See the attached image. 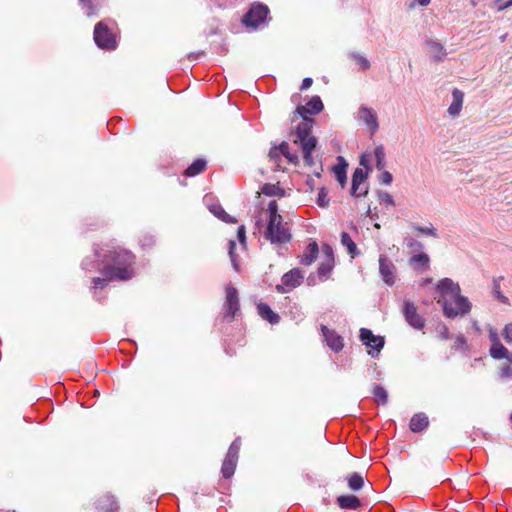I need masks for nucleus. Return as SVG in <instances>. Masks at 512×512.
Returning a JSON list of instances; mask_svg holds the SVG:
<instances>
[{
  "mask_svg": "<svg viewBox=\"0 0 512 512\" xmlns=\"http://www.w3.org/2000/svg\"><path fill=\"white\" fill-rule=\"evenodd\" d=\"M98 512H117L119 505L116 498L111 494H105L96 501Z\"/></svg>",
  "mask_w": 512,
  "mask_h": 512,
  "instance_id": "16",
  "label": "nucleus"
},
{
  "mask_svg": "<svg viewBox=\"0 0 512 512\" xmlns=\"http://www.w3.org/2000/svg\"><path fill=\"white\" fill-rule=\"evenodd\" d=\"M503 336L508 343H512V323L505 325L503 329Z\"/></svg>",
  "mask_w": 512,
  "mask_h": 512,
  "instance_id": "53",
  "label": "nucleus"
},
{
  "mask_svg": "<svg viewBox=\"0 0 512 512\" xmlns=\"http://www.w3.org/2000/svg\"><path fill=\"white\" fill-rule=\"evenodd\" d=\"M334 268V261L329 260H323L318 269L317 274L321 281H325L330 277V274Z\"/></svg>",
  "mask_w": 512,
  "mask_h": 512,
  "instance_id": "32",
  "label": "nucleus"
},
{
  "mask_svg": "<svg viewBox=\"0 0 512 512\" xmlns=\"http://www.w3.org/2000/svg\"><path fill=\"white\" fill-rule=\"evenodd\" d=\"M413 228L420 232V233H423V234H426V235H433L435 236V229L433 227H422V226H419V225H415L413 226Z\"/></svg>",
  "mask_w": 512,
  "mask_h": 512,
  "instance_id": "55",
  "label": "nucleus"
},
{
  "mask_svg": "<svg viewBox=\"0 0 512 512\" xmlns=\"http://www.w3.org/2000/svg\"><path fill=\"white\" fill-rule=\"evenodd\" d=\"M139 244L142 249H150L156 244L155 236L150 233H143L139 237Z\"/></svg>",
  "mask_w": 512,
  "mask_h": 512,
  "instance_id": "40",
  "label": "nucleus"
},
{
  "mask_svg": "<svg viewBox=\"0 0 512 512\" xmlns=\"http://www.w3.org/2000/svg\"><path fill=\"white\" fill-rule=\"evenodd\" d=\"M305 106H307V108L309 109V114L310 115H317V114H319L324 109L323 102H322V100H321V98L319 96H313L306 103Z\"/></svg>",
  "mask_w": 512,
  "mask_h": 512,
  "instance_id": "37",
  "label": "nucleus"
},
{
  "mask_svg": "<svg viewBox=\"0 0 512 512\" xmlns=\"http://www.w3.org/2000/svg\"><path fill=\"white\" fill-rule=\"evenodd\" d=\"M269 218L264 232V238L271 244L285 245L292 240V233L283 217L278 213V204L272 200L268 204Z\"/></svg>",
  "mask_w": 512,
  "mask_h": 512,
  "instance_id": "2",
  "label": "nucleus"
},
{
  "mask_svg": "<svg viewBox=\"0 0 512 512\" xmlns=\"http://www.w3.org/2000/svg\"><path fill=\"white\" fill-rule=\"evenodd\" d=\"M504 279L503 276L494 277L492 280V295L493 298L500 303L509 305V299L501 291V281Z\"/></svg>",
  "mask_w": 512,
  "mask_h": 512,
  "instance_id": "26",
  "label": "nucleus"
},
{
  "mask_svg": "<svg viewBox=\"0 0 512 512\" xmlns=\"http://www.w3.org/2000/svg\"><path fill=\"white\" fill-rule=\"evenodd\" d=\"M257 312L260 317L270 324H278L280 322V316L274 312L267 303H259L257 305Z\"/></svg>",
  "mask_w": 512,
  "mask_h": 512,
  "instance_id": "22",
  "label": "nucleus"
},
{
  "mask_svg": "<svg viewBox=\"0 0 512 512\" xmlns=\"http://www.w3.org/2000/svg\"><path fill=\"white\" fill-rule=\"evenodd\" d=\"M372 394L378 404L386 405L388 403V392L381 385L374 384Z\"/></svg>",
  "mask_w": 512,
  "mask_h": 512,
  "instance_id": "34",
  "label": "nucleus"
},
{
  "mask_svg": "<svg viewBox=\"0 0 512 512\" xmlns=\"http://www.w3.org/2000/svg\"><path fill=\"white\" fill-rule=\"evenodd\" d=\"M406 322L414 329L421 330L425 326V319L418 314L417 308L410 300H405L402 309Z\"/></svg>",
  "mask_w": 512,
  "mask_h": 512,
  "instance_id": "9",
  "label": "nucleus"
},
{
  "mask_svg": "<svg viewBox=\"0 0 512 512\" xmlns=\"http://www.w3.org/2000/svg\"><path fill=\"white\" fill-rule=\"evenodd\" d=\"M278 149H279V152L281 153L282 156H284L289 163L297 166L299 165L300 163V159H299V156L296 154V153H291L289 151V144L286 142V141H282L279 145H278Z\"/></svg>",
  "mask_w": 512,
  "mask_h": 512,
  "instance_id": "30",
  "label": "nucleus"
},
{
  "mask_svg": "<svg viewBox=\"0 0 512 512\" xmlns=\"http://www.w3.org/2000/svg\"><path fill=\"white\" fill-rule=\"evenodd\" d=\"M379 273L385 284L388 286L394 285L396 278V266L386 255L383 254L379 257Z\"/></svg>",
  "mask_w": 512,
  "mask_h": 512,
  "instance_id": "11",
  "label": "nucleus"
},
{
  "mask_svg": "<svg viewBox=\"0 0 512 512\" xmlns=\"http://www.w3.org/2000/svg\"><path fill=\"white\" fill-rule=\"evenodd\" d=\"M261 192L269 197L272 196H278L283 197L285 196V190L279 186V183L272 184V183H265L261 187Z\"/></svg>",
  "mask_w": 512,
  "mask_h": 512,
  "instance_id": "31",
  "label": "nucleus"
},
{
  "mask_svg": "<svg viewBox=\"0 0 512 512\" xmlns=\"http://www.w3.org/2000/svg\"><path fill=\"white\" fill-rule=\"evenodd\" d=\"M350 57L357 62V64L360 66L361 70L365 71L370 68V62L363 55L356 53V52H352V53H350Z\"/></svg>",
  "mask_w": 512,
  "mask_h": 512,
  "instance_id": "43",
  "label": "nucleus"
},
{
  "mask_svg": "<svg viewBox=\"0 0 512 512\" xmlns=\"http://www.w3.org/2000/svg\"><path fill=\"white\" fill-rule=\"evenodd\" d=\"M428 48V54L432 61L440 62L443 61L446 56V49L442 43L435 39H427L425 41Z\"/></svg>",
  "mask_w": 512,
  "mask_h": 512,
  "instance_id": "14",
  "label": "nucleus"
},
{
  "mask_svg": "<svg viewBox=\"0 0 512 512\" xmlns=\"http://www.w3.org/2000/svg\"><path fill=\"white\" fill-rule=\"evenodd\" d=\"M304 276L299 268H294L285 273L282 278V284L276 285V290L279 293H287L292 289L301 285Z\"/></svg>",
  "mask_w": 512,
  "mask_h": 512,
  "instance_id": "8",
  "label": "nucleus"
},
{
  "mask_svg": "<svg viewBox=\"0 0 512 512\" xmlns=\"http://www.w3.org/2000/svg\"><path fill=\"white\" fill-rule=\"evenodd\" d=\"M207 166V162L205 159L198 158L195 159L184 171V175L186 177H194L202 173Z\"/></svg>",
  "mask_w": 512,
  "mask_h": 512,
  "instance_id": "25",
  "label": "nucleus"
},
{
  "mask_svg": "<svg viewBox=\"0 0 512 512\" xmlns=\"http://www.w3.org/2000/svg\"><path fill=\"white\" fill-rule=\"evenodd\" d=\"M368 191H369L368 184L364 185L363 187H360L359 192H358L359 198L366 196L368 194Z\"/></svg>",
  "mask_w": 512,
  "mask_h": 512,
  "instance_id": "63",
  "label": "nucleus"
},
{
  "mask_svg": "<svg viewBox=\"0 0 512 512\" xmlns=\"http://www.w3.org/2000/svg\"><path fill=\"white\" fill-rule=\"evenodd\" d=\"M322 251H323V254H324V257H325L324 260L331 259V261H334L333 249H332V247L329 244H326V243L323 244L322 245Z\"/></svg>",
  "mask_w": 512,
  "mask_h": 512,
  "instance_id": "50",
  "label": "nucleus"
},
{
  "mask_svg": "<svg viewBox=\"0 0 512 512\" xmlns=\"http://www.w3.org/2000/svg\"><path fill=\"white\" fill-rule=\"evenodd\" d=\"M337 161L338 163L332 167V171L340 186L344 188L347 184L348 162L343 156H338Z\"/></svg>",
  "mask_w": 512,
  "mask_h": 512,
  "instance_id": "18",
  "label": "nucleus"
},
{
  "mask_svg": "<svg viewBox=\"0 0 512 512\" xmlns=\"http://www.w3.org/2000/svg\"><path fill=\"white\" fill-rule=\"evenodd\" d=\"M315 120L313 118H304L302 122H300L294 130L291 131V135H295L293 139L294 144H302L307 141V139L316 138L311 135L313 125Z\"/></svg>",
  "mask_w": 512,
  "mask_h": 512,
  "instance_id": "10",
  "label": "nucleus"
},
{
  "mask_svg": "<svg viewBox=\"0 0 512 512\" xmlns=\"http://www.w3.org/2000/svg\"><path fill=\"white\" fill-rule=\"evenodd\" d=\"M431 0H413L410 4H409V8H414L416 5H419V6H427L429 5Z\"/></svg>",
  "mask_w": 512,
  "mask_h": 512,
  "instance_id": "61",
  "label": "nucleus"
},
{
  "mask_svg": "<svg viewBox=\"0 0 512 512\" xmlns=\"http://www.w3.org/2000/svg\"><path fill=\"white\" fill-rule=\"evenodd\" d=\"M209 211L218 219L221 221L228 223V224H235L237 223V219L233 216L229 215L224 208L221 206V204H213L209 207Z\"/></svg>",
  "mask_w": 512,
  "mask_h": 512,
  "instance_id": "24",
  "label": "nucleus"
},
{
  "mask_svg": "<svg viewBox=\"0 0 512 512\" xmlns=\"http://www.w3.org/2000/svg\"><path fill=\"white\" fill-rule=\"evenodd\" d=\"M318 254L319 246L316 241H312L306 246L303 254L299 257L300 263L309 266L317 259Z\"/></svg>",
  "mask_w": 512,
  "mask_h": 512,
  "instance_id": "20",
  "label": "nucleus"
},
{
  "mask_svg": "<svg viewBox=\"0 0 512 512\" xmlns=\"http://www.w3.org/2000/svg\"><path fill=\"white\" fill-rule=\"evenodd\" d=\"M464 101V92L455 88L452 91V102L450 103V116L457 117L460 115Z\"/></svg>",
  "mask_w": 512,
  "mask_h": 512,
  "instance_id": "23",
  "label": "nucleus"
},
{
  "mask_svg": "<svg viewBox=\"0 0 512 512\" xmlns=\"http://www.w3.org/2000/svg\"><path fill=\"white\" fill-rule=\"evenodd\" d=\"M318 144L317 138L307 139L305 143L298 144L301 147L303 153V160L305 166L312 167L315 165V160L312 156L313 151L316 149Z\"/></svg>",
  "mask_w": 512,
  "mask_h": 512,
  "instance_id": "17",
  "label": "nucleus"
},
{
  "mask_svg": "<svg viewBox=\"0 0 512 512\" xmlns=\"http://www.w3.org/2000/svg\"><path fill=\"white\" fill-rule=\"evenodd\" d=\"M237 463L224 459L221 466V473L223 478H231L236 470Z\"/></svg>",
  "mask_w": 512,
  "mask_h": 512,
  "instance_id": "39",
  "label": "nucleus"
},
{
  "mask_svg": "<svg viewBox=\"0 0 512 512\" xmlns=\"http://www.w3.org/2000/svg\"><path fill=\"white\" fill-rule=\"evenodd\" d=\"M204 55V51H200V52H192L188 55V59L190 61H194V60H197L200 56Z\"/></svg>",
  "mask_w": 512,
  "mask_h": 512,
  "instance_id": "62",
  "label": "nucleus"
},
{
  "mask_svg": "<svg viewBox=\"0 0 512 512\" xmlns=\"http://www.w3.org/2000/svg\"><path fill=\"white\" fill-rule=\"evenodd\" d=\"M360 165L364 167V170L372 171V167L366 155H362L359 161Z\"/></svg>",
  "mask_w": 512,
  "mask_h": 512,
  "instance_id": "58",
  "label": "nucleus"
},
{
  "mask_svg": "<svg viewBox=\"0 0 512 512\" xmlns=\"http://www.w3.org/2000/svg\"><path fill=\"white\" fill-rule=\"evenodd\" d=\"M429 425V419L423 412L416 413L412 416L409 428L413 433H420Z\"/></svg>",
  "mask_w": 512,
  "mask_h": 512,
  "instance_id": "21",
  "label": "nucleus"
},
{
  "mask_svg": "<svg viewBox=\"0 0 512 512\" xmlns=\"http://www.w3.org/2000/svg\"><path fill=\"white\" fill-rule=\"evenodd\" d=\"M512 7V0H507L506 2H504L503 4H501L499 7H498V11H503V10H506L508 8Z\"/></svg>",
  "mask_w": 512,
  "mask_h": 512,
  "instance_id": "64",
  "label": "nucleus"
},
{
  "mask_svg": "<svg viewBox=\"0 0 512 512\" xmlns=\"http://www.w3.org/2000/svg\"><path fill=\"white\" fill-rule=\"evenodd\" d=\"M407 246L409 248H411L412 250L414 251H418V250H421L423 248V245L421 242L413 239V238H410L407 240Z\"/></svg>",
  "mask_w": 512,
  "mask_h": 512,
  "instance_id": "57",
  "label": "nucleus"
},
{
  "mask_svg": "<svg viewBox=\"0 0 512 512\" xmlns=\"http://www.w3.org/2000/svg\"><path fill=\"white\" fill-rule=\"evenodd\" d=\"M278 145H273L269 151V158L271 161L278 163L280 161L281 153L279 152Z\"/></svg>",
  "mask_w": 512,
  "mask_h": 512,
  "instance_id": "48",
  "label": "nucleus"
},
{
  "mask_svg": "<svg viewBox=\"0 0 512 512\" xmlns=\"http://www.w3.org/2000/svg\"><path fill=\"white\" fill-rule=\"evenodd\" d=\"M369 172L362 168H356L352 174V179L363 184L367 180Z\"/></svg>",
  "mask_w": 512,
  "mask_h": 512,
  "instance_id": "45",
  "label": "nucleus"
},
{
  "mask_svg": "<svg viewBox=\"0 0 512 512\" xmlns=\"http://www.w3.org/2000/svg\"><path fill=\"white\" fill-rule=\"evenodd\" d=\"M453 347L461 352H465L468 350V343L467 339L464 335H458L454 341Z\"/></svg>",
  "mask_w": 512,
  "mask_h": 512,
  "instance_id": "46",
  "label": "nucleus"
},
{
  "mask_svg": "<svg viewBox=\"0 0 512 512\" xmlns=\"http://www.w3.org/2000/svg\"><path fill=\"white\" fill-rule=\"evenodd\" d=\"M103 2L104 0H79V4L88 17L96 15Z\"/></svg>",
  "mask_w": 512,
  "mask_h": 512,
  "instance_id": "27",
  "label": "nucleus"
},
{
  "mask_svg": "<svg viewBox=\"0 0 512 512\" xmlns=\"http://www.w3.org/2000/svg\"><path fill=\"white\" fill-rule=\"evenodd\" d=\"M294 113L299 115L302 118V120H304V118H311L309 116V109L307 108V106L304 105L297 106Z\"/></svg>",
  "mask_w": 512,
  "mask_h": 512,
  "instance_id": "51",
  "label": "nucleus"
},
{
  "mask_svg": "<svg viewBox=\"0 0 512 512\" xmlns=\"http://www.w3.org/2000/svg\"><path fill=\"white\" fill-rule=\"evenodd\" d=\"M108 281H111L110 279H107V277H103V278H100V277H94L92 279V283L94 285V288H104Z\"/></svg>",
  "mask_w": 512,
  "mask_h": 512,
  "instance_id": "49",
  "label": "nucleus"
},
{
  "mask_svg": "<svg viewBox=\"0 0 512 512\" xmlns=\"http://www.w3.org/2000/svg\"><path fill=\"white\" fill-rule=\"evenodd\" d=\"M330 199L328 197V191L325 187H322L318 191L316 203L320 208H327L329 206Z\"/></svg>",
  "mask_w": 512,
  "mask_h": 512,
  "instance_id": "42",
  "label": "nucleus"
},
{
  "mask_svg": "<svg viewBox=\"0 0 512 512\" xmlns=\"http://www.w3.org/2000/svg\"><path fill=\"white\" fill-rule=\"evenodd\" d=\"M341 244L347 248V252L351 255L352 258L358 256L360 254L357 245L352 240L350 234L348 232L343 231L340 235Z\"/></svg>",
  "mask_w": 512,
  "mask_h": 512,
  "instance_id": "28",
  "label": "nucleus"
},
{
  "mask_svg": "<svg viewBox=\"0 0 512 512\" xmlns=\"http://www.w3.org/2000/svg\"><path fill=\"white\" fill-rule=\"evenodd\" d=\"M228 248H229L228 254H229L232 266H233V268H234V270L236 272H239L240 265H239V263L237 261V255L235 253V249H236V242H235V240H233V239L229 240Z\"/></svg>",
  "mask_w": 512,
  "mask_h": 512,
  "instance_id": "41",
  "label": "nucleus"
},
{
  "mask_svg": "<svg viewBox=\"0 0 512 512\" xmlns=\"http://www.w3.org/2000/svg\"><path fill=\"white\" fill-rule=\"evenodd\" d=\"M377 197H378V201L381 204L384 203V204H387L390 206H394V204H395L392 195L386 191H382V190L377 191Z\"/></svg>",
  "mask_w": 512,
  "mask_h": 512,
  "instance_id": "47",
  "label": "nucleus"
},
{
  "mask_svg": "<svg viewBox=\"0 0 512 512\" xmlns=\"http://www.w3.org/2000/svg\"><path fill=\"white\" fill-rule=\"evenodd\" d=\"M237 239L241 244H246V229L244 225H241L237 229Z\"/></svg>",
  "mask_w": 512,
  "mask_h": 512,
  "instance_id": "54",
  "label": "nucleus"
},
{
  "mask_svg": "<svg viewBox=\"0 0 512 512\" xmlns=\"http://www.w3.org/2000/svg\"><path fill=\"white\" fill-rule=\"evenodd\" d=\"M448 278H443L439 281L436 287L433 289L432 296L433 301L441 307L445 317H448Z\"/></svg>",
  "mask_w": 512,
  "mask_h": 512,
  "instance_id": "12",
  "label": "nucleus"
},
{
  "mask_svg": "<svg viewBox=\"0 0 512 512\" xmlns=\"http://www.w3.org/2000/svg\"><path fill=\"white\" fill-rule=\"evenodd\" d=\"M359 113L364 123L368 126L371 134L376 133L379 129V123L374 110L366 106H361Z\"/></svg>",
  "mask_w": 512,
  "mask_h": 512,
  "instance_id": "15",
  "label": "nucleus"
},
{
  "mask_svg": "<svg viewBox=\"0 0 512 512\" xmlns=\"http://www.w3.org/2000/svg\"><path fill=\"white\" fill-rule=\"evenodd\" d=\"M489 338L492 342V345H495L496 343H500L497 331L492 328L489 330Z\"/></svg>",
  "mask_w": 512,
  "mask_h": 512,
  "instance_id": "59",
  "label": "nucleus"
},
{
  "mask_svg": "<svg viewBox=\"0 0 512 512\" xmlns=\"http://www.w3.org/2000/svg\"><path fill=\"white\" fill-rule=\"evenodd\" d=\"M374 156L376 160V168L379 171L384 170L386 167V161H385V150L382 145H378L374 149Z\"/></svg>",
  "mask_w": 512,
  "mask_h": 512,
  "instance_id": "38",
  "label": "nucleus"
},
{
  "mask_svg": "<svg viewBox=\"0 0 512 512\" xmlns=\"http://www.w3.org/2000/svg\"><path fill=\"white\" fill-rule=\"evenodd\" d=\"M509 350L500 342L495 345H491L489 354L493 359L500 360L504 359L508 355Z\"/></svg>",
  "mask_w": 512,
  "mask_h": 512,
  "instance_id": "35",
  "label": "nucleus"
},
{
  "mask_svg": "<svg viewBox=\"0 0 512 512\" xmlns=\"http://www.w3.org/2000/svg\"><path fill=\"white\" fill-rule=\"evenodd\" d=\"M360 340L361 342L368 348H371L369 354L372 357H375L379 354L381 349L384 347L385 340L382 336L374 335L370 329L361 328L360 329Z\"/></svg>",
  "mask_w": 512,
  "mask_h": 512,
  "instance_id": "7",
  "label": "nucleus"
},
{
  "mask_svg": "<svg viewBox=\"0 0 512 512\" xmlns=\"http://www.w3.org/2000/svg\"><path fill=\"white\" fill-rule=\"evenodd\" d=\"M472 307V302L468 297L461 294L459 284L450 280V319L469 315Z\"/></svg>",
  "mask_w": 512,
  "mask_h": 512,
  "instance_id": "3",
  "label": "nucleus"
},
{
  "mask_svg": "<svg viewBox=\"0 0 512 512\" xmlns=\"http://www.w3.org/2000/svg\"><path fill=\"white\" fill-rule=\"evenodd\" d=\"M269 14L270 10L267 5L261 2H254L250 5L248 11L243 15L241 22L247 28L257 29L267 20H271Z\"/></svg>",
  "mask_w": 512,
  "mask_h": 512,
  "instance_id": "4",
  "label": "nucleus"
},
{
  "mask_svg": "<svg viewBox=\"0 0 512 512\" xmlns=\"http://www.w3.org/2000/svg\"><path fill=\"white\" fill-rule=\"evenodd\" d=\"M409 264L414 268L421 267L426 269L429 265V257L425 253L413 255L409 260Z\"/></svg>",
  "mask_w": 512,
  "mask_h": 512,
  "instance_id": "36",
  "label": "nucleus"
},
{
  "mask_svg": "<svg viewBox=\"0 0 512 512\" xmlns=\"http://www.w3.org/2000/svg\"><path fill=\"white\" fill-rule=\"evenodd\" d=\"M225 292L226 297L222 308L223 319L227 322H232L240 310L238 291L234 286L228 284Z\"/></svg>",
  "mask_w": 512,
  "mask_h": 512,
  "instance_id": "6",
  "label": "nucleus"
},
{
  "mask_svg": "<svg viewBox=\"0 0 512 512\" xmlns=\"http://www.w3.org/2000/svg\"><path fill=\"white\" fill-rule=\"evenodd\" d=\"M348 487L353 491H359L364 486V478L358 472H353L347 476Z\"/></svg>",
  "mask_w": 512,
  "mask_h": 512,
  "instance_id": "33",
  "label": "nucleus"
},
{
  "mask_svg": "<svg viewBox=\"0 0 512 512\" xmlns=\"http://www.w3.org/2000/svg\"><path fill=\"white\" fill-rule=\"evenodd\" d=\"M337 505L344 510H357L361 506L360 499L353 494L340 495L336 498Z\"/></svg>",
  "mask_w": 512,
  "mask_h": 512,
  "instance_id": "19",
  "label": "nucleus"
},
{
  "mask_svg": "<svg viewBox=\"0 0 512 512\" xmlns=\"http://www.w3.org/2000/svg\"><path fill=\"white\" fill-rule=\"evenodd\" d=\"M360 186H361V183L360 182H357L356 180H353L351 181V189H350V195L355 197V198H359V189H360Z\"/></svg>",
  "mask_w": 512,
  "mask_h": 512,
  "instance_id": "56",
  "label": "nucleus"
},
{
  "mask_svg": "<svg viewBox=\"0 0 512 512\" xmlns=\"http://www.w3.org/2000/svg\"><path fill=\"white\" fill-rule=\"evenodd\" d=\"M312 84H313V79L310 77H306L302 80L300 90H306V89L310 88Z\"/></svg>",
  "mask_w": 512,
  "mask_h": 512,
  "instance_id": "60",
  "label": "nucleus"
},
{
  "mask_svg": "<svg viewBox=\"0 0 512 512\" xmlns=\"http://www.w3.org/2000/svg\"><path fill=\"white\" fill-rule=\"evenodd\" d=\"M241 444L242 443L240 437L235 438L233 442L230 444L224 459L237 463Z\"/></svg>",
  "mask_w": 512,
  "mask_h": 512,
  "instance_id": "29",
  "label": "nucleus"
},
{
  "mask_svg": "<svg viewBox=\"0 0 512 512\" xmlns=\"http://www.w3.org/2000/svg\"><path fill=\"white\" fill-rule=\"evenodd\" d=\"M93 39L97 47L102 50L113 51L118 46L116 34L108 27L105 21L96 23Z\"/></svg>",
  "mask_w": 512,
  "mask_h": 512,
  "instance_id": "5",
  "label": "nucleus"
},
{
  "mask_svg": "<svg viewBox=\"0 0 512 512\" xmlns=\"http://www.w3.org/2000/svg\"><path fill=\"white\" fill-rule=\"evenodd\" d=\"M379 181L382 184L390 185L393 181V176L389 171H383L382 174L379 177Z\"/></svg>",
  "mask_w": 512,
  "mask_h": 512,
  "instance_id": "52",
  "label": "nucleus"
},
{
  "mask_svg": "<svg viewBox=\"0 0 512 512\" xmlns=\"http://www.w3.org/2000/svg\"><path fill=\"white\" fill-rule=\"evenodd\" d=\"M498 375L502 381L512 379V366L508 364L502 365L498 370Z\"/></svg>",
  "mask_w": 512,
  "mask_h": 512,
  "instance_id": "44",
  "label": "nucleus"
},
{
  "mask_svg": "<svg viewBox=\"0 0 512 512\" xmlns=\"http://www.w3.org/2000/svg\"><path fill=\"white\" fill-rule=\"evenodd\" d=\"M94 255L101 262L100 272L110 280L128 281L135 275L134 265L135 255L124 248L117 247L106 250L101 254V248L98 244L94 245Z\"/></svg>",
  "mask_w": 512,
  "mask_h": 512,
  "instance_id": "1",
  "label": "nucleus"
},
{
  "mask_svg": "<svg viewBox=\"0 0 512 512\" xmlns=\"http://www.w3.org/2000/svg\"><path fill=\"white\" fill-rule=\"evenodd\" d=\"M321 332L331 350L337 353L343 349V338L334 330H330L327 326L321 325Z\"/></svg>",
  "mask_w": 512,
  "mask_h": 512,
  "instance_id": "13",
  "label": "nucleus"
}]
</instances>
